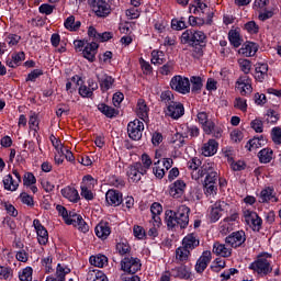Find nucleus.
Wrapping results in <instances>:
<instances>
[{
    "label": "nucleus",
    "mask_w": 281,
    "mask_h": 281,
    "mask_svg": "<svg viewBox=\"0 0 281 281\" xmlns=\"http://www.w3.org/2000/svg\"><path fill=\"white\" fill-rule=\"evenodd\" d=\"M170 87L173 91L186 95V93H190V79H188V77L177 75L171 79Z\"/></svg>",
    "instance_id": "nucleus-7"
},
{
    "label": "nucleus",
    "mask_w": 281,
    "mask_h": 281,
    "mask_svg": "<svg viewBox=\"0 0 281 281\" xmlns=\"http://www.w3.org/2000/svg\"><path fill=\"white\" fill-rule=\"evenodd\" d=\"M186 192V182L183 180H177L169 187V194L172 199H181Z\"/></svg>",
    "instance_id": "nucleus-17"
},
{
    "label": "nucleus",
    "mask_w": 281,
    "mask_h": 281,
    "mask_svg": "<svg viewBox=\"0 0 281 281\" xmlns=\"http://www.w3.org/2000/svg\"><path fill=\"white\" fill-rule=\"evenodd\" d=\"M199 245H201V239H199V235L196 233H189L182 239V246L191 251H193V249H196Z\"/></svg>",
    "instance_id": "nucleus-18"
},
{
    "label": "nucleus",
    "mask_w": 281,
    "mask_h": 281,
    "mask_svg": "<svg viewBox=\"0 0 281 281\" xmlns=\"http://www.w3.org/2000/svg\"><path fill=\"white\" fill-rule=\"evenodd\" d=\"M76 218H71L74 227H77L79 232L87 234L89 232V224L82 220L81 215H74Z\"/></svg>",
    "instance_id": "nucleus-33"
},
{
    "label": "nucleus",
    "mask_w": 281,
    "mask_h": 281,
    "mask_svg": "<svg viewBox=\"0 0 281 281\" xmlns=\"http://www.w3.org/2000/svg\"><path fill=\"white\" fill-rule=\"evenodd\" d=\"M182 45L192 47L191 54L194 58H202L205 47H207V35L203 31L194 29L186 30L180 37Z\"/></svg>",
    "instance_id": "nucleus-1"
},
{
    "label": "nucleus",
    "mask_w": 281,
    "mask_h": 281,
    "mask_svg": "<svg viewBox=\"0 0 281 281\" xmlns=\"http://www.w3.org/2000/svg\"><path fill=\"white\" fill-rule=\"evenodd\" d=\"M98 110L105 115V117H109L110 120H113V117H117L120 115V110L106 105L105 103H100L98 105Z\"/></svg>",
    "instance_id": "nucleus-26"
},
{
    "label": "nucleus",
    "mask_w": 281,
    "mask_h": 281,
    "mask_svg": "<svg viewBox=\"0 0 281 281\" xmlns=\"http://www.w3.org/2000/svg\"><path fill=\"white\" fill-rule=\"evenodd\" d=\"M160 102L166 104L167 106H170V104L175 103V94H172V91L166 90L162 91L160 94Z\"/></svg>",
    "instance_id": "nucleus-42"
},
{
    "label": "nucleus",
    "mask_w": 281,
    "mask_h": 281,
    "mask_svg": "<svg viewBox=\"0 0 281 281\" xmlns=\"http://www.w3.org/2000/svg\"><path fill=\"white\" fill-rule=\"evenodd\" d=\"M99 85L101 87V91H109L111 87L115 83V79L111 76L104 74L103 76H98Z\"/></svg>",
    "instance_id": "nucleus-27"
},
{
    "label": "nucleus",
    "mask_w": 281,
    "mask_h": 281,
    "mask_svg": "<svg viewBox=\"0 0 281 281\" xmlns=\"http://www.w3.org/2000/svg\"><path fill=\"white\" fill-rule=\"evenodd\" d=\"M218 150V143L215 139H209L202 147V155L204 157H212V155H216Z\"/></svg>",
    "instance_id": "nucleus-25"
},
{
    "label": "nucleus",
    "mask_w": 281,
    "mask_h": 281,
    "mask_svg": "<svg viewBox=\"0 0 281 281\" xmlns=\"http://www.w3.org/2000/svg\"><path fill=\"white\" fill-rule=\"evenodd\" d=\"M159 164L160 160L154 162L153 172L157 179H164V177H166V169L161 168Z\"/></svg>",
    "instance_id": "nucleus-50"
},
{
    "label": "nucleus",
    "mask_w": 281,
    "mask_h": 281,
    "mask_svg": "<svg viewBox=\"0 0 281 281\" xmlns=\"http://www.w3.org/2000/svg\"><path fill=\"white\" fill-rule=\"evenodd\" d=\"M61 195L64 199H67L70 201V203H78L80 201V194L78 193V190L74 187H66L61 189Z\"/></svg>",
    "instance_id": "nucleus-23"
},
{
    "label": "nucleus",
    "mask_w": 281,
    "mask_h": 281,
    "mask_svg": "<svg viewBox=\"0 0 281 281\" xmlns=\"http://www.w3.org/2000/svg\"><path fill=\"white\" fill-rule=\"evenodd\" d=\"M228 164H231V167L235 172H238L240 170H245L247 165L243 160L234 161L233 157H229V155H226Z\"/></svg>",
    "instance_id": "nucleus-43"
},
{
    "label": "nucleus",
    "mask_w": 281,
    "mask_h": 281,
    "mask_svg": "<svg viewBox=\"0 0 281 281\" xmlns=\"http://www.w3.org/2000/svg\"><path fill=\"white\" fill-rule=\"evenodd\" d=\"M139 65H140V69L143 71V74H145L146 76L153 74V66H150V64L148 61H145L142 57L138 60Z\"/></svg>",
    "instance_id": "nucleus-59"
},
{
    "label": "nucleus",
    "mask_w": 281,
    "mask_h": 281,
    "mask_svg": "<svg viewBox=\"0 0 281 281\" xmlns=\"http://www.w3.org/2000/svg\"><path fill=\"white\" fill-rule=\"evenodd\" d=\"M196 117L205 135H212V131H214V121L210 120V114L205 111H202L198 112Z\"/></svg>",
    "instance_id": "nucleus-13"
},
{
    "label": "nucleus",
    "mask_w": 281,
    "mask_h": 281,
    "mask_svg": "<svg viewBox=\"0 0 281 281\" xmlns=\"http://www.w3.org/2000/svg\"><path fill=\"white\" fill-rule=\"evenodd\" d=\"M14 277V271L10 267L0 266V280H11Z\"/></svg>",
    "instance_id": "nucleus-44"
},
{
    "label": "nucleus",
    "mask_w": 281,
    "mask_h": 281,
    "mask_svg": "<svg viewBox=\"0 0 281 281\" xmlns=\"http://www.w3.org/2000/svg\"><path fill=\"white\" fill-rule=\"evenodd\" d=\"M172 69H175V61L169 60L159 68V74H161V76H170V74H172Z\"/></svg>",
    "instance_id": "nucleus-51"
},
{
    "label": "nucleus",
    "mask_w": 281,
    "mask_h": 281,
    "mask_svg": "<svg viewBox=\"0 0 281 281\" xmlns=\"http://www.w3.org/2000/svg\"><path fill=\"white\" fill-rule=\"evenodd\" d=\"M133 232L135 238H138V240H144L146 238V231L144 229V227L135 225Z\"/></svg>",
    "instance_id": "nucleus-60"
},
{
    "label": "nucleus",
    "mask_w": 281,
    "mask_h": 281,
    "mask_svg": "<svg viewBox=\"0 0 281 281\" xmlns=\"http://www.w3.org/2000/svg\"><path fill=\"white\" fill-rule=\"evenodd\" d=\"M165 221L168 229H186L190 225V207L187 205H180L177 211L167 210L165 213Z\"/></svg>",
    "instance_id": "nucleus-2"
},
{
    "label": "nucleus",
    "mask_w": 281,
    "mask_h": 281,
    "mask_svg": "<svg viewBox=\"0 0 281 281\" xmlns=\"http://www.w3.org/2000/svg\"><path fill=\"white\" fill-rule=\"evenodd\" d=\"M244 30L248 32V34H258V32H260V26L256 21H249L244 25Z\"/></svg>",
    "instance_id": "nucleus-47"
},
{
    "label": "nucleus",
    "mask_w": 281,
    "mask_h": 281,
    "mask_svg": "<svg viewBox=\"0 0 281 281\" xmlns=\"http://www.w3.org/2000/svg\"><path fill=\"white\" fill-rule=\"evenodd\" d=\"M228 40L233 47H239L243 45V37L240 36V32L238 30H231L228 32Z\"/></svg>",
    "instance_id": "nucleus-34"
},
{
    "label": "nucleus",
    "mask_w": 281,
    "mask_h": 281,
    "mask_svg": "<svg viewBox=\"0 0 281 281\" xmlns=\"http://www.w3.org/2000/svg\"><path fill=\"white\" fill-rule=\"evenodd\" d=\"M276 190L273 187H268L263 190H261L259 195V203H269V201H272V203H278L280 200L278 196H276Z\"/></svg>",
    "instance_id": "nucleus-20"
},
{
    "label": "nucleus",
    "mask_w": 281,
    "mask_h": 281,
    "mask_svg": "<svg viewBox=\"0 0 281 281\" xmlns=\"http://www.w3.org/2000/svg\"><path fill=\"white\" fill-rule=\"evenodd\" d=\"M142 269V260L134 257H125L121 260V270L131 276H135Z\"/></svg>",
    "instance_id": "nucleus-6"
},
{
    "label": "nucleus",
    "mask_w": 281,
    "mask_h": 281,
    "mask_svg": "<svg viewBox=\"0 0 281 281\" xmlns=\"http://www.w3.org/2000/svg\"><path fill=\"white\" fill-rule=\"evenodd\" d=\"M23 183L26 187L34 186L36 183V177L32 172H26L23 178Z\"/></svg>",
    "instance_id": "nucleus-64"
},
{
    "label": "nucleus",
    "mask_w": 281,
    "mask_h": 281,
    "mask_svg": "<svg viewBox=\"0 0 281 281\" xmlns=\"http://www.w3.org/2000/svg\"><path fill=\"white\" fill-rule=\"evenodd\" d=\"M98 238H102V240H106L109 236H111V226L109 225V222H100L94 229Z\"/></svg>",
    "instance_id": "nucleus-22"
},
{
    "label": "nucleus",
    "mask_w": 281,
    "mask_h": 281,
    "mask_svg": "<svg viewBox=\"0 0 281 281\" xmlns=\"http://www.w3.org/2000/svg\"><path fill=\"white\" fill-rule=\"evenodd\" d=\"M260 164H270L273 159V150L270 148H263L258 154Z\"/></svg>",
    "instance_id": "nucleus-37"
},
{
    "label": "nucleus",
    "mask_w": 281,
    "mask_h": 281,
    "mask_svg": "<svg viewBox=\"0 0 281 281\" xmlns=\"http://www.w3.org/2000/svg\"><path fill=\"white\" fill-rule=\"evenodd\" d=\"M213 254H216V256H222V258H229V256H232V249L227 248L225 244L215 243L213 245Z\"/></svg>",
    "instance_id": "nucleus-28"
},
{
    "label": "nucleus",
    "mask_w": 281,
    "mask_h": 281,
    "mask_svg": "<svg viewBox=\"0 0 281 281\" xmlns=\"http://www.w3.org/2000/svg\"><path fill=\"white\" fill-rule=\"evenodd\" d=\"M238 65L245 75L237 79L235 87L239 90L240 95H249L251 91H254V88L251 87V78L247 76V74L251 71V61L249 59H238Z\"/></svg>",
    "instance_id": "nucleus-3"
},
{
    "label": "nucleus",
    "mask_w": 281,
    "mask_h": 281,
    "mask_svg": "<svg viewBox=\"0 0 281 281\" xmlns=\"http://www.w3.org/2000/svg\"><path fill=\"white\" fill-rule=\"evenodd\" d=\"M203 188L204 194H206V196H212V194H216V192L218 191L217 183L204 182Z\"/></svg>",
    "instance_id": "nucleus-46"
},
{
    "label": "nucleus",
    "mask_w": 281,
    "mask_h": 281,
    "mask_svg": "<svg viewBox=\"0 0 281 281\" xmlns=\"http://www.w3.org/2000/svg\"><path fill=\"white\" fill-rule=\"evenodd\" d=\"M33 226L35 227L40 245H47V243H49V233L47 232V228L41 224L40 220H34Z\"/></svg>",
    "instance_id": "nucleus-14"
},
{
    "label": "nucleus",
    "mask_w": 281,
    "mask_h": 281,
    "mask_svg": "<svg viewBox=\"0 0 281 281\" xmlns=\"http://www.w3.org/2000/svg\"><path fill=\"white\" fill-rule=\"evenodd\" d=\"M43 69H34L31 71L26 77V82H36L37 78H41L43 76Z\"/></svg>",
    "instance_id": "nucleus-56"
},
{
    "label": "nucleus",
    "mask_w": 281,
    "mask_h": 281,
    "mask_svg": "<svg viewBox=\"0 0 281 281\" xmlns=\"http://www.w3.org/2000/svg\"><path fill=\"white\" fill-rule=\"evenodd\" d=\"M81 196L86 199V201H93V191L87 187V184L81 186Z\"/></svg>",
    "instance_id": "nucleus-58"
},
{
    "label": "nucleus",
    "mask_w": 281,
    "mask_h": 281,
    "mask_svg": "<svg viewBox=\"0 0 281 281\" xmlns=\"http://www.w3.org/2000/svg\"><path fill=\"white\" fill-rule=\"evenodd\" d=\"M262 143H260V138H251L247 142L246 148L251 153L252 150H257V148H261Z\"/></svg>",
    "instance_id": "nucleus-53"
},
{
    "label": "nucleus",
    "mask_w": 281,
    "mask_h": 281,
    "mask_svg": "<svg viewBox=\"0 0 281 281\" xmlns=\"http://www.w3.org/2000/svg\"><path fill=\"white\" fill-rule=\"evenodd\" d=\"M94 14L99 18H105L111 14V4L106 0H89Z\"/></svg>",
    "instance_id": "nucleus-9"
},
{
    "label": "nucleus",
    "mask_w": 281,
    "mask_h": 281,
    "mask_svg": "<svg viewBox=\"0 0 281 281\" xmlns=\"http://www.w3.org/2000/svg\"><path fill=\"white\" fill-rule=\"evenodd\" d=\"M267 258H271V255H269L268 252L259 255L257 257V260H255L249 266V269L255 271V273H258V276H261V278H265V276H269V273L273 271V268L271 267V261H269Z\"/></svg>",
    "instance_id": "nucleus-4"
},
{
    "label": "nucleus",
    "mask_w": 281,
    "mask_h": 281,
    "mask_svg": "<svg viewBox=\"0 0 281 281\" xmlns=\"http://www.w3.org/2000/svg\"><path fill=\"white\" fill-rule=\"evenodd\" d=\"M191 251L189 250V248H186V246H180L179 248L176 249V258L180 261V262H188V259L191 256Z\"/></svg>",
    "instance_id": "nucleus-36"
},
{
    "label": "nucleus",
    "mask_w": 281,
    "mask_h": 281,
    "mask_svg": "<svg viewBox=\"0 0 281 281\" xmlns=\"http://www.w3.org/2000/svg\"><path fill=\"white\" fill-rule=\"evenodd\" d=\"M105 201L109 205H113V207H117V205H122V192L117 190L110 189L105 193Z\"/></svg>",
    "instance_id": "nucleus-19"
},
{
    "label": "nucleus",
    "mask_w": 281,
    "mask_h": 281,
    "mask_svg": "<svg viewBox=\"0 0 281 281\" xmlns=\"http://www.w3.org/2000/svg\"><path fill=\"white\" fill-rule=\"evenodd\" d=\"M247 240V235L244 231L233 232L225 238V244L234 249L237 247H245V241Z\"/></svg>",
    "instance_id": "nucleus-11"
},
{
    "label": "nucleus",
    "mask_w": 281,
    "mask_h": 281,
    "mask_svg": "<svg viewBox=\"0 0 281 281\" xmlns=\"http://www.w3.org/2000/svg\"><path fill=\"white\" fill-rule=\"evenodd\" d=\"M190 82L192 85V93H201V90L203 89V79H201V77L193 76L191 77Z\"/></svg>",
    "instance_id": "nucleus-40"
},
{
    "label": "nucleus",
    "mask_w": 281,
    "mask_h": 281,
    "mask_svg": "<svg viewBox=\"0 0 281 281\" xmlns=\"http://www.w3.org/2000/svg\"><path fill=\"white\" fill-rule=\"evenodd\" d=\"M87 280L109 281V279H106V274L100 270H90L87 274Z\"/></svg>",
    "instance_id": "nucleus-39"
},
{
    "label": "nucleus",
    "mask_w": 281,
    "mask_h": 281,
    "mask_svg": "<svg viewBox=\"0 0 281 281\" xmlns=\"http://www.w3.org/2000/svg\"><path fill=\"white\" fill-rule=\"evenodd\" d=\"M2 183L4 186V190H8L9 192H16V190H19L20 182L14 180L12 175H7L2 180Z\"/></svg>",
    "instance_id": "nucleus-29"
},
{
    "label": "nucleus",
    "mask_w": 281,
    "mask_h": 281,
    "mask_svg": "<svg viewBox=\"0 0 281 281\" xmlns=\"http://www.w3.org/2000/svg\"><path fill=\"white\" fill-rule=\"evenodd\" d=\"M259 66L256 67L255 71L257 76H255L258 82H265L269 74V65L268 64H258Z\"/></svg>",
    "instance_id": "nucleus-31"
},
{
    "label": "nucleus",
    "mask_w": 281,
    "mask_h": 281,
    "mask_svg": "<svg viewBox=\"0 0 281 281\" xmlns=\"http://www.w3.org/2000/svg\"><path fill=\"white\" fill-rule=\"evenodd\" d=\"M116 251H119L120 256H126L128 254H131V245H128V243H117L116 244Z\"/></svg>",
    "instance_id": "nucleus-48"
},
{
    "label": "nucleus",
    "mask_w": 281,
    "mask_h": 281,
    "mask_svg": "<svg viewBox=\"0 0 281 281\" xmlns=\"http://www.w3.org/2000/svg\"><path fill=\"white\" fill-rule=\"evenodd\" d=\"M243 214L247 225H249L254 232H260V229H262V218L258 213L255 211L244 210Z\"/></svg>",
    "instance_id": "nucleus-8"
},
{
    "label": "nucleus",
    "mask_w": 281,
    "mask_h": 281,
    "mask_svg": "<svg viewBox=\"0 0 281 281\" xmlns=\"http://www.w3.org/2000/svg\"><path fill=\"white\" fill-rule=\"evenodd\" d=\"M42 265L45 267V273H54V268L52 267V256L44 257L42 259Z\"/></svg>",
    "instance_id": "nucleus-62"
},
{
    "label": "nucleus",
    "mask_w": 281,
    "mask_h": 281,
    "mask_svg": "<svg viewBox=\"0 0 281 281\" xmlns=\"http://www.w3.org/2000/svg\"><path fill=\"white\" fill-rule=\"evenodd\" d=\"M79 95H81V98H93V92L87 85H81L79 87Z\"/></svg>",
    "instance_id": "nucleus-63"
},
{
    "label": "nucleus",
    "mask_w": 281,
    "mask_h": 281,
    "mask_svg": "<svg viewBox=\"0 0 281 281\" xmlns=\"http://www.w3.org/2000/svg\"><path fill=\"white\" fill-rule=\"evenodd\" d=\"M106 262H109V258H106V256L104 255H97L90 257V265H92L93 267H99V269H102V267H104Z\"/></svg>",
    "instance_id": "nucleus-38"
},
{
    "label": "nucleus",
    "mask_w": 281,
    "mask_h": 281,
    "mask_svg": "<svg viewBox=\"0 0 281 281\" xmlns=\"http://www.w3.org/2000/svg\"><path fill=\"white\" fill-rule=\"evenodd\" d=\"M214 162L204 164L198 171V177H205L204 183H218V172L214 169Z\"/></svg>",
    "instance_id": "nucleus-5"
},
{
    "label": "nucleus",
    "mask_w": 281,
    "mask_h": 281,
    "mask_svg": "<svg viewBox=\"0 0 281 281\" xmlns=\"http://www.w3.org/2000/svg\"><path fill=\"white\" fill-rule=\"evenodd\" d=\"M142 169L145 170L147 173L148 170L150 169V166H153V159H150V156L148 154H143L142 155Z\"/></svg>",
    "instance_id": "nucleus-54"
},
{
    "label": "nucleus",
    "mask_w": 281,
    "mask_h": 281,
    "mask_svg": "<svg viewBox=\"0 0 281 281\" xmlns=\"http://www.w3.org/2000/svg\"><path fill=\"white\" fill-rule=\"evenodd\" d=\"M186 137H188V133H176L171 139L170 143L175 144V146H177L178 148H181V146H183L186 144Z\"/></svg>",
    "instance_id": "nucleus-41"
},
{
    "label": "nucleus",
    "mask_w": 281,
    "mask_h": 281,
    "mask_svg": "<svg viewBox=\"0 0 281 281\" xmlns=\"http://www.w3.org/2000/svg\"><path fill=\"white\" fill-rule=\"evenodd\" d=\"M271 139L277 146L281 145V127H273L271 130Z\"/></svg>",
    "instance_id": "nucleus-55"
},
{
    "label": "nucleus",
    "mask_w": 281,
    "mask_h": 281,
    "mask_svg": "<svg viewBox=\"0 0 281 281\" xmlns=\"http://www.w3.org/2000/svg\"><path fill=\"white\" fill-rule=\"evenodd\" d=\"M212 262V251L204 250L200 258L196 260L195 263V271L196 273H203L205 269H207V266Z\"/></svg>",
    "instance_id": "nucleus-15"
},
{
    "label": "nucleus",
    "mask_w": 281,
    "mask_h": 281,
    "mask_svg": "<svg viewBox=\"0 0 281 281\" xmlns=\"http://www.w3.org/2000/svg\"><path fill=\"white\" fill-rule=\"evenodd\" d=\"M186 109L183 105L177 101L167 106L166 115L171 117L172 120H179L184 115Z\"/></svg>",
    "instance_id": "nucleus-16"
},
{
    "label": "nucleus",
    "mask_w": 281,
    "mask_h": 281,
    "mask_svg": "<svg viewBox=\"0 0 281 281\" xmlns=\"http://www.w3.org/2000/svg\"><path fill=\"white\" fill-rule=\"evenodd\" d=\"M56 210L59 214V216H61L66 223V225H71L74 222L71 221V218H69V212L67 211V209L60 204H58L56 206Z\"/></svg>",
    "instance_id": "nucleus-45"
},
{
    "label": "nucleus",
    "mask_w": 281,
    "mask_h": 281,
    "mask_svg": "<svg viewBox=\"0 0 281 281\" xmlns=\"http://www.w3.org/2000/svg\"><path fill=\"white\" fill-rule=\"evenodd\" d=\"M142 133H144V122L136 119L127 124V135L130 139L139 142V139H142Z\"/></svg>",
    "instance_id": "nucleus-10"
},
{
    "label": "nucleus",
    "mask_w": 281,
    "mask_h": 281,
    "mask_svg": "<svg viewBox=\"0 0 281 281\" xmlns=\"http://www.w3.org/2000/svg\"><path fill=\"white\" fill-rule=\"evenodd\" d=\"M126 175L131 183H139L142 177L147 173L146 170L142 168V162H134L128 167Z\"/></svg>",
    "instance_id": "nucleus-12"
},
{
    "label": "nucleus",
    "mask_w": 281,
    "mask_h": 281,
    "mask_svg": "<svg viewBox=\"0 0 281 281\" xmlns=\"http://www.w3.org/2000/svg\"><path fill=\"white\" fill-rule=\"evenodd\" d=\"M32 273H33L32 268L31 267H26L19 274V278H20L21 281H32Z\"/></svg>",
    "instance_id": "nucleus-57"
},
{
    "label": "nucleus",
    "mask_w": 281,
    "mask_h": 281,
    "mask_svg": "<svg viewBox=\"0 0 281 281\" xmlns=\"http://www.w3.org/2000/svg\"><path fill=\"white\" fill-rule=\"evenodd\" d=\"M172 273L175 278H180L181 280H190V276H192V272H190V269H188L187 266L173 268Z\"/></svg>",
    "instance_id": "nucleus-32"
},
{
    "label": "nucleus",
    "mask_w": 281,
    "mask_h": 281,
    "mask_svg": "<svg viewBox=\"0 0 281 281\" xmlns=\"http://www.w3.org/2000/svg\"><path fill=\"white\" fill-rule=\"evenodd\" d=\"M212 207L216 209V211L221 214H226V212H229V204L225 201H216Z\"/></svg>",
    "instance_id": "nucleus-49"
},
{
    "label": "nucleus",
    "mask_w": 281,
    "mask_h": 281,
    "mask_svg": "<svg viewBox=\"0 0 281 281\" xmlns=\"http://www.w3.org/2000/svg\"><path fill=\"white\" fill-rule=\"evenodd\" d=\"M258 52V45L254 42H246L243 44L241 48L239 49V54L243 56H246L247 58L251 56H256V53Z\"/></svg>",
    "instance_id": "nucleus-24"
},
{
    "label": "nucleus",
    "mask_w": 281,
    "mask_h": 281,
    "mask_svg": "<svg viewBox=\"0 0 281 281\" xmlns=\"http://www.w3.org/2000/svg\"><path fill=\"white\" fill-rule=\"evenodd\" d=\"M148 105L146 104V101L144 99H138L137 102V115L140 120H143L144 122H146V120H148Z\"/></svg>",
    "instance_id": "nucleus-30"
},
{
    "label": "nucleus",
    "mask_w": 281,
    "mask_h": 281,
    "mask_svg": "<svg viewBox=\"0 0 281 281\" xmlns=\"http://www.w3.org/2000/svg\"><path fill=\"white\" fill-rule=\"evenodd\" d=\"M250 126L255 131V133H262V131H265V124L262 123V121H260V119L251 121Z\"/></svg>",
    "instance_id": "nucleus-61"
},
{
    "label": "nucleus",
    "mask_w": 281,
    "mask_h": 281,
    "mask_svg": "<svg viewBox=\"0 0 281 281\" xmlns=\"http://www.w3.org/2000/svg\"><path fill=\"white\" fill-rule=\"evenodd\" d=\"M98 47H100V45H98L95 42L87 43L82 50L83 58L89 60V63H95V54H98Z\"/></svg>",
    "instance_id": "nucleus-21"
},
{
    "label": "nucleus",
    "mask_w": 281,
    "mask_h": 281,
    "mask_svg": "<svg viewBox=\"0 0 281 281\" xmlns=\"http://www.w3.org/2000/svg\"><path fill=\"white\" fill-rule=\"evenodd\" d=\"M266 115V122H268V124H276L278 123V120H280V114L276 112V110L269 109Z\"/></svg>",
    "instance_id": "nucleus-52"
},
{
    "label": "nucleus",
    "mask_w": 281,
    "mask_h": 281,
    "mask_svg": "<svg viewBox=\"0 0 281 281\" xmlns=\"http://www.w3.org/2000/svg\"><path fill=\"white\" fill-rule=\"evenodd\" d=\"M69 273H71V269H69V267L58 263L57 268H56V272H55V278L58 281H66V277L69 276Z\"/></svg>",
    "instance_id": "nucleus-35"
}]
</instances>
